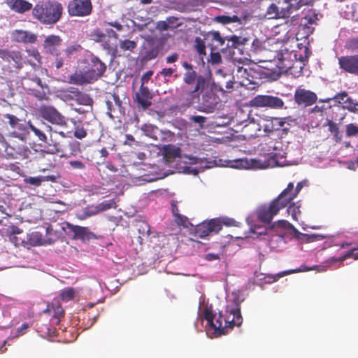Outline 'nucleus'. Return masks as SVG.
<instances>
[{"label":"nucleus","instance_id":"f257e3e1","mask_svg":"<svg viewBox=\"0 0 358 358\" xmlns=\"http://www.w3.org/2000/svg\"><path fill=\"white\" fill-rule=\"evenodd\" d=\"M63 13L62 4L57 1H40L32 9V17L41 24L52 25L56 24Z\"/></svg>","mask_w":358,"mask_h":358},{"label":"nucleus","instance_id":"f03ea898","mask_svg":"<svg viewBox=\"0 0 358 358\" xmlns=\"http://www.w3.org/2000/svg\"><path fill=\"white\" fill-rule=\"evenodd\" d=\"M182 66L186 70L182 78L184 83L187 85L195 83L193 89L182 90L183 95L186 96L192 103L195 100H199L200 94L203 93L207 80L203 76L198 75L191 64L183 62Z\"/></svg>","mask_w":358,"mask_h":358},{"label":"nucleus","instance_id":"7ed1b4c3","mask_svg":"<svg viewBox=\"0 0 358 358\" xmlns=\"http://www.w3.org/2000/svg\"><path fill=\"white\" fill-rule=\"evenodd\" d=\"M28 136H8L5 142V156L8 159H25L31 153L27 145Z\"/></svg>","mask_w":358,"mask_h":358},{"label":"nucleus","instance_id":"20e7f679","mask_svg":"<svg viewBox=\"0 0 358 358\" xmlns=\"http://www.w3.org/2000/svg\"><path fill=\"white\" fill-rule=\"evenodd\" d=\"M285 194V192H281L268 204H263L257 208L256 214L260 222L264 224H270L280 210L287 207L288 203L283 199Z\"/></svg>","mask_w":358,"mask_h":358},{"label":"nucleus","instance_id":"39448f33","mask_svg":"<svg viewBox=\"0 0 358 358\" xmlns=\"http://www.w3.org/2000/svg\"><path fill=\"white\" fill-rule=\"evenodd\" d=\"M298 10L296 0H278L267 7L265 17L268 20L287 19Z\"/></svg>","mask_w":358,"mask_h":358},{"label":"nucleus","instance_id":"423d86ee","mask_svg":"<svg viewBox=\"0 0 358 358\" xmlns=\"http://www.w3.org/2000/svg\"><path fill=\"white\" fill-rule=\"evenodd\" d=\"M0 59L3 67L10 72H16L24 66L23 54L20 50L0 49Z\"/></svg>","mask_w":358,"mask_h":358},{"label":"nucleus","instance_id":"0eeeda50","mask_svg":"<svg viewBox=\"0 0 358 358\" xmlns=\"http://www.w3.org/2000/svg\"><path fill=\"white\" fill-rule=\"evenodd\" d=\"M221 315H224V311L219 312V315L216 317L212 306H206L203 310L204 319L207 321L208 324L214 329L215 334L218 335L227 334L226 327H224V318H220Z\"/></svg>","mask_w":358,"mask_h":358},{"label":"nucleus","instance_id":"6e6552de","mask_svg":"<svg viewBox=\"0 0 358 358\" xmlns=\"http://www.w3.org/2000/svg\"><path fill=\"white\" fill-rule=\"evenodd\" d=\"M250 105L255 108L282 109L285 103L282 99L273 95H257L250 101Z\"/></svg>","mask_w":358,"mask_h":358},{"label":"nucleus","instance_id":"1a4fd4ad","mask_svg":"<svg viewBox=\"0 0 358 358\" xmlns=\"http://www.w3.org/2000/svg\"><path fill=\"white\" fill-rule=\"evenodd\" d=\"M38 113L43 119L52 124L61 127L66 125V121L64 116L53 106L41 105L38 108Z\"/></svg>","mask_w":358,"mask_h":358},{"label":"nucleus","instance_id":"9d476101","mask_svg":"<svg viewBox=\"0 0 358 358\" xmlns=\"http://www.w3.org/2000/svg\"><path fill=\"white\" fill-rule=\"evenodd\" d=\"M3 120L8 123L12 131L9 133L8 136H28L29 131L27 125L17 117L15 115L10 113L3 115Z\"/></svg>","mask_w":358,"mask_h":358},{"label":"nucleus","instance_id":"9b49d317","mask_svg":"<svg viewBox=\"0 0 358 358\" xmlns=\"http://www.w3.org/2000/svg\"><path fill=\"white\" fill-rule=\"evenodd\" d=\"M220 318H224V326L227 331L235 326L239 327L243 322L240 308L230 307L227 306L224 310V315H221Z\"/></svg>","mask_w":358,"mask_h":358},{"label":"nucleus","instance_id":"f8f14e48","mask_svg":"<svg viewBox=\"0 0 358 358\" xmlns=\"http://www.w3.org/2000/svg\"><path fill=\"white\" fill-rule=\"evenodd\" d=\"M220 227L219 222L211 219L208 222H203L197 224L194 229V234L199 238H206L210 233L217 234L220 231Z\"/></svg>","mask_w":358,"mask_h":358},{"label":"nucleus","instance_id":"ddd939ff","mask_svg":"<svg viewBox=\"0 0 358 358\" xmlns=\"http://www.w3.org/2000/svg\"><path fill=\"white\" fill-rule=\"evenodd\" d=\"M153 96L152 92L147 86H140L138 92L134 96V101L138 107L146 110L152 106Z\"/></svg>","mask_w":358,"mask_h":358},{"label":"nucleus","instance_id":"4468645a","mask_svg":"<svg viewBox=\"0 0 358 358\" xmlns=\"http://www.w3.org/2000/svg\"><path fill=\"white\" fill-rule=\"evenodd\" d=\"M294 98L298 105L306 107L314 104L317 101V96L312 91L299 87L295 90Z\"/></svg>","mask_w":358,"mask_h":358},{"label":"nucleus","instance_id":"2eb2a0df","mask_svg":"<svg viewBox=\"0 0 358 358\" xmlns=\"http://www.w3.org/2000/svg\"><path fill=\"white\" fill-rule=\"evenodd\" d=\"M68 12L71 16L90 15V0H72L68 5Z\"/></svg>","mask_w":358,"mask_h":358},{"label":"nucleus","instance_id":"dca6fc26","mask_svg":"<svg viewBox=\"0 0 358 358\" xmlns=\"http://www.w3.org/2000/svg\"><path fill=\"white\" fill-rule=\"evenodd\" d=\"M338 64L345 72L358 76V54L342 56L338 58Z\"/></svg>","mask_w":358,"mask_h":358},{"label":"nucleus","instance_id":"f3484780","mask_svg":"<svg viewBox=\"0 0 358 358\" xmlns=\"http://www.w3.org/2000/svg\"><path fill=\"white\" fill-rule=\"evenodd\" d=\"M332 99L343 109L353 113L358 111V102H355L345 91L336 94Z\"/></svg>","mask_w":358,"mask_h":358},{"label":"nucleus","instance_id":"a211bd4d","mask_svg":"<svg viewBox=\"0 0 358 358\" xmlns=\"http://www.w3.org/2000/svg\"><path fill=\"white\" fill-rule=\"evenodd\" d=\"M11 40L20 43H34L37 41V36L29 31L22 29L13 30L10 34Z\"/></svg>","mask_w":358,"mask_h":358},{"label":"nucleus","instance_id":"6ab92c4d","mask_svg":"<svg viewBox=\"0 0 358 358\" xmlns=\"http://www.w3.org/2000/svg\"><path fill=\"white\" fill-rule=\"evenodd\" d=\"M285 117H266L263 119L262 127L264 131L266 133H271L274 131L280 130L286 123Z\"/></svg>","mask_w":358,"mask_h":358},{"label":"nucleus","instance_id":"aec40b11","mask_svg":"<svg viewBox=\"0 0 358 358\" xmlns=\"http://www.w3.org/2000/svg\"><path fill=\"white\" fill-rule=\"evenodd\" d=\"M204 39L208 42V45L210 48L211 50L223 47L227 41L226 37L223 38L217 31L208 32L204 35Z\"/></svg>","mask_w":358,"mask_h":358},{"label":"nucleus","instance_id":"412c9836","mask_svg":"<svg viewBox=\"0 0 358 358\" xmlns=\"http://www.w3.org/2000/svg\"><path fill=\"white\" fill-rule=\"evenodd\" d=\"M57 165V159L49 152H45L39 159V172H45L54 169Z\"/></svg>","mask_w":358,"mask_h":358},{"label":"nucleus","instance_id":"4be33fe9","mask_svg":"<svg viewBox=\"0 0 358 358\" xmlns=\"http://www.w3.org/2000/svg\"><path fill=\"white\" fill-rule=\"evenodd\" d=\"M7 3L11 10L20 14L32 10L34 8L32 3L26 0H8Z\"/></svg>","mask_w":358,"mask_h":358},{"label":"nucleus","instance_id":"5701e85b","mask_svg":"<svg viewBox=\"0 0 358 358\" xmlns=\"http://www.w3.org/2000/svg\"><path fill=\"white\" fill-rule=\"evenodd\" d=\"M106 66L99 59L91 58V80H96L105 72Z\"/></svg>","mask_w":358,"mask_h":358},{"label":"nucleus","instance_id":"b1692460","mask_svg":"<svg viewBox=\"0 0 358 358\" xmlns=\"http://www.w3.org/2000/svg\"><path fill=\"white\" fill-rule=\"evenodd\" d=\"M303 187V182H299L296 184V187H294L293 182H289L287 187L282 192H285L284 199L289 204L294 200Z\"/></svg>","mask_w":358,"mask_h":358},{"label":"nucleus","instance_id":"393cba45","mask_svg":"<svg viewBox=\"0 0 358 358\" xmlns=\"http://www.w3.org/2000/svg\"><path fill=\"white\" fill-rule=\"evenodd\" d=\"M59 178V173L58 172H55V174L48 175L46 176H40L36 177H29L27 179H26V182L35 187H39L44 181H50L52 182H55Z\"/></svg>","mask_w":358,"mask_h":358},{"label":"nucleus","instance_id":"a878e982","mask_svg":"<svg viewBox=\"0 0 358 358\" xmlns=\"http://www.w3.org/2000/svg\"><path fill=\"white\" fill-rule=\"evenodd\" d=\"M62 41L60 36L50 35L44 40L43 47L48 52L53 54L55 48L62 44Z\"/></svg>","mask_w":358,"mask_h":358},{"label":"nucleus","instance_id":"bb28decb","mask_svg":"<svg viewBox=\"0 0 358 358\" xmlns=\"http://www.w3.org/2000/svg\"><path fill=\"white\" fill-rule=\"evenodd\" d=\"M69 83L71 84L82 85L90 83V75L88 72H82L76 71L69 78Z\"/></svg>","mask_w":358,"mask_h":358},{"label":"nucleus","instance_id":"cd10ccee","mask_svg":"<svg viewBox=\"0 0 358 358\" xmlns=\"http://www.w3.org/2000/svg\"><path fill=\"white\" fill-rule=\"evenodd\" d=\"M303 17L302 20H306L304 23L309 24L310 25H317V21L319 20V13L313 8H305L302 11Z\"/></svg>","mask_w":358,"mask_h":358},{"label":"nucleus","instance_id":"c85d7f7f","mask_svg":"<svg viewBox=\"0 0 358 358\" xmlns=\"http://www.w3.org/2000/svg\"><path fill=\"white\" fill-rule=\"evenodd\" d=\"M214 22L220 23L222 24H228L231 23H238V24H243L242 19L236 15L232 16L229 15H217L213 19Z\"/></svg>","mask_w":358,"mask_h":358},{"label":"nucleus","instance_id":"c756f323","mask_svg":"<svg viewBox=\"0 0 358 358\" xmlns=\"http://www.w3.org/2000/svg\"><path fill=\"white\" fill-rule=\"evenodd\" d=\"M180 155V149L172 145H168L164 149V158L167 162H171Z\"/></svg>","mask_w":358,"mask_h":358},{"label":"nucleus","instance_id":"7c9ffc66","mask_svg":"<svg viewBox=\"0 0 358 358\" xmlns=\"http://www.w3.org/2000/svg\"><path fill=\"white\" fill-rule=\"evenodd\" d=\"M67 229L69 230V232L73 233V236L74 238H78L84 240L87 236V228L83 227L77 225H73L69 223L66 224Z\"/></svg>","mask_w":358,"mask_h":358},{"label":"nucleus","instance_id":"2f4dec72","mask_svg":"<svg viewBox=\"0 0 358 358\" xmlns=\"http://www.w3.org/2000/svg\"><path fill=\"white\" fill-rule=\"evenodd\" d=\"M202 103L203 106L213 108L216 104V95L211 90H206L202 94Z\"/></svg>","mask_w":358,"mask_h":358},{"label":"nucleus","instance_id":"473e14b6","mask_svg":"<svg viewBox=\"0 0 358 358\" xmlns=\"http://www.w3.org/2000/svg\"><path fill=\"white\" fill-rule=\"evenodd\" d=\"M324 127H328V131L333 134L334 139L336 143H339L342 140V136L340 134L338 124L331 120H327Z\"/></svg>","mask_w":358,"mask_h":358},{"label":"nucleus","instance_id":"72a5a7b5","mask_svg":"<svg viewBox=\"0 0 358 358\" xmlns=\"http://www.w3.org/2000/svg\"><path fill=\"white\" fill-rule=\"evenodd\" d=\"M116 207L117 205L115 199L106 200L94 206V210H91V215L105 211L110 208H115Z\"/></svg>","mask_w":358,"mask_h":358},{"label":"nucleus","instance_id":"f704fd0d","mask_svg":"<svg viewBox=\"0 0 358 358\" xmlns=\"http://www.w3.org/2000/svg\"><path fill=\"white\" fill-rule=\"evenodd\" d=\"M227 43L226 48H237L240 45H243L247 41L245 38H242L236 35H233L230 37L226 36Z\"/></svg>","mask_w":358,"mask_h":358},{"label":"nucleus","instance_id":"c9c22d12","mask_svg":"<svg viewBox=\"0 0 358 358\" xmlns=\"http://www.w3.org/2000/svg\"><path fill=\"white\" fill-rule=\"evenodd\" d=\"M287 213L292 215V217L294 220H297V217L301 214V205L299 203V202L294 203H289L287 206Z\"/></svg>","mask_w":358,"mask_h":358},{"label":"nucleus","instance_id":"e433bc0d","mask_svg":"<svg viewBox=\"0 0 358 358\" xmlns=\"http://www.w3.org/2000/svg\"><path fill=\"white\" fill-rule=\"evenodd\" d=\"M204 41V38L202 39L200 37H196L194 40V49L198 52V54L201 57L206 55V45Z\"/></svg>","mask_w":358,"mask_h":358},{"label":"nucleus","instance_id":"4c0bfd02","mask_svg":"<svg viewBox=\"0 0 358 358\" xmlns=\"http://www.w3.org/2000/svg\"><path fill=\"white\" fill-rule=\"evenodd\" d=\"M27 127L28 129H30L31 131H33L35 136L38 137L39 141L47 143V136L40 128L35 127L30 121L28 122Z\"/></svg>","mask_w":358,"mask_h":358},{"label":"nucleus","instance_id":"58836bf2","mask_svg":"<svg viewBox=\"0 0 358 358\" xmlns=\"http://www.w3.org/2000/svg\"><path fill=\"white\" fill-rule=\"evenodd\" d=\"M6 235L10 236V240L15 243L18 244L17 238L15 236L16 234L22 233V230L15 225L9 226L6 229Z\"/></svg>","mask_w":358,"mask_h":358},{"label":"nucleus","instance_id":"ea45409f","mask_svg":"<svg viewBox=\"0 0 358 358\" xmlns=\"http://www.w3.org/2000/svg\"><path fill=\"white\" fill-rule=\"evenodd\" d=\"M59 296L62 301L68 302L74 298L75 290L72 287L64 289L61 292Z\"/></svg>","mask_w":358,"mask_h":358},{"label":"nucleus","instance_id":"a19ab883","mask_svg":"<svg viewBox=\"0 0 358 358\" xmlns=\"http://www.w3.org/2000/svg\"><path fill=\"white\" fill-rule=\"evenodd\" d=\"M49 147L47 152H49L52 155L59 153L63 151L62 146L59 143H57L53 141L52 139H50V142L46 143Z\"/></svg>","mask_w":358,"mask_h":358},{"label":"nucleus","instance_id":"79ce46f5","mask_svg":"<svg viewBox=\"0 0 358 358\" xmlns=\"http://www.w3.org/2000/svg\"><path fill=\"white\" fill-rule=\"evenodd\" d=\"M70 92H72L76 97L78 102L80 104L83 105H89L90 104V96L87 95L83 94L80 92L78 90H71Z\"/></svg>","mask_w":358,"mask_h":358},{"label":"nucleus","instance_id":"37998d69","mask_svg":"<svg viewBox=\"0 0 358 358\" xmlns=\"http://www.w3.org/2000/svg\"><path fill=\"white\" fill-rule=\"evenodd\" d=\"M215 220H217L220 224V230L222 229L223 225H225L227 227H237V222L232 219L229 217H219V218H215Z\"/></svg>","mask_w":358,"mask_h":358},{"label":"nucleus","instance_id":"c03bdc74","mask_svg":"<svg viewBox=\"0 0 358 358\" xmlns=\"http://www.w3.org/2000/svg\"><path fill=\"white\" fill-rule=\"evenodd\" d=\"M136 43L134 41L124 40L120 42V48L124 51H133L136 48Z\"/></svg>","mask_w":358,"mask_h":358},{"label":"nucleus","instance_id":"a18cd8bd","mask_svg":"<svg viewBox=\"0 0 358 358\" xmlns=\"http://www.w3.org/2000/svg\"><path fill=\"white\" fill-rule=\"evenodd\" d=\"M345 135L348 137L358 136V125L354 123L345 126Z\"/></svg>","mask_w":358,"mask_h":358},{"label":"nucleus","instance_id":"49530a36","mask_svg":"<svg viewBox=\"0 0 358 358\" xmlns=\"http://www.w3.org/2000/svg\"><path fill=\"white\" fill-rule=\"evenodd\" d=\"M174 221L178 225L182 226L185 228L188 227L189 224H190L187 217L180 213H177V215L174 217Z\"/></svg>","mask_w":358,"mask_h":358},{"label":"nucleus","instance_id":"de8ad7c7","mask_svg":"<svg viewBox=\"0 0 358 358\" xmlns=\"http://www.w3.org/2000/svg\"><path fill=\"white\" fill-rule=\"evenodd\" d=\"M138 231L143 236H149L150 234V227L147 222H141L138 224Z\"/></svg>","mask_w":358,"mask_h":358},{"label":"nucleus","instance_id":"09e8293b","mask_svg":"<svg viewBox=\"0 0 358 358\" xmlns=\"http://www.w3.org/2000/svg\"><path fill=\"white\" fill-rule=\"evenodd\" d=\"M300 27L303 31V37L308 38L309 36L313 34L315 31V27L307 23H303L300 25Z\"/></svg>","mask_w":358,"mask_h":358},{"label":"nucleus","instance_id":"8fccbe9b","mask_svg":"<svg viewBox=\"0 0 358 358\" xmlns=\"http://www.w3.org/2000/svg\"><path fill=\"white\" fill-rule=\"evenodd\" d=\"M141 129L148 136L154 138L153 134L157 130V127L152 124H145L142 126Z\"/></svg>","mask_w":358,"mask_h":358},{"label":"nucleus","instance_id":"3c124183","mask_svg":"<svg viewBox=\"0 0 358 358\" xmlns=\"http://www.w3.org/2000/svg\"><path fill=\"white\" fill-rule=\"evenodd\" d=\"M290 227H293V226L291 224H289L287 221L284 220H278V221L274 222L272 225L273 229H276V228L287 229V228H290Z\"/></svg>","mask_w":358,"mask_h":358},{"label":"nucleus","instance_id":"603ef678","mask_svg":"<svg viewBox=\"0 0 358 358\" xmlns=\"http://www.w3.org/2000/svg\"><path fill=\"white\" fill-rule=\"evenodd\" d=\"M189 120L194 123L198 124L201 127H203L206 122V117L201 115H191L189 117Z\"/></svg>","mask_w":358,"mask_h":358},{"label":"nucleus","instance_id":"864d4df0","mask_svg":"<svg viewBox=\"0 0 358 358\" xmlns=\"http://www.w3.org/2000/svg\"><path fill=\"white\" fill-rule=\"evenodd\" d=\"M82 49L80 45L79 44H75L71 46H69L65 50V54L68 57H70L71 55H73L74 52H78Z\"/></svg>","mask_w":358,"mask_h":358},{"label":"nucleus","instance_id":"5fc2aeb1","mask_svg":"<svg viewBox=\"0 0 358 358\" xmlns=\"http://www.w3.org/2000/svg\"><path fill=\"white\" fill-rule=\"evenodd\" d=\"M210 56V62L212 64H218L222 62V57L218 52H215L212 50Z\"/></svg>","mask_w":358,"mask_h":358},{"label":"nucleus","instance_id":"6e6d98bb","mask_svg":"<svg viewBox=\"0 0 358 358\" xmlns=\"http://www.w3.org/2000/svg\"><path fill=\"white\" fill-rule=\"evenodd\" d=\"M33 95L36 97L38 100H44L47 99L46 93L44 91V88H41V90H31Z\"/></svg>","mask_w":358,"mask_h":358},{"label":"nucleus","instance_id":"4d7b16f0","mask_svg":"<svg viewBox=\"0 0 358 358\" xmlns=\"http://www.w3.org/2000/svg\"><path fill=\"white\" fill-rule=\"evenodd\" d=\"M153 75V71L150 70L146 71L145 73L143 74L141 77V86H146L145 85L149 82V80L151 79V77Z\"/></svg>","mask_w":358,"mask_h":358},{"label":"nucleus","instance_id":"13d9d810","mask_svg":"<svg viewBox=\"0 0 358 358\" xmlns=\"http://www.w3.org/2000/svg\"><path fill=\"white\" fill-rule=\"evenodd\" d=\"M310 268H308L305 266H302L301 268H297L296 270L286 271L281 274H278L277 279H278L279 278L282 277L284 275L291 274V273H297V272L307 271H310Z\"/></svg>","mask_w":358,"mask_h":358},{"label":"nucleus","instance_id":"bf43d9fd","mask_svg":"<svg viewBox=\"0 0 358 358\" xmlns=\"http://www.w3.org/2000/svg\"><path fill=\"white\" fill-rule=\"evenodd\" d=\"M176 71V69L173 68H164L159 71V75L164 78H169L172 76L173 73Z\"/></svg>","mask_w":358,"mask_h":358},{"label":"nucleus","instance_id":"052dcab7","mask_svg":"<svg viewBox=\"0 0 358 358\" xmlns=\"http://www.w3.org/2000/svg\"><path fill=\"white\" fill-rule=\"evenodd\" d=\"M170 28L166 21H158L156 24V29L160 31H166Z\"/></svg>","mask_w":358,"mask_h":358},{"label":"nucleus","instance_id":"680f3d73","mask_svg":"<svg viewBox=\"0 0 358 358\" xmlns=\"http://www.w3.org/2000/svg\"><path fill=\"white\" fill-rule=\"evenodd\" d=\"M348 48L352 52H358V38L351 39L348 43Z\"/></svg>","mask_w":358,"mask_h":358},{"label":"nucleus","instance_id":"e2e57ef3","mask_svg":"<svg viewBox=\"0 0 358 358\" xmlns=\"http://www.w3.org/2000/svg\"><path fill=\"white\" fill-rule=\"evenodd\" d=\"M94 38L93 40L96 42H101L106 38V34L99 31H94V33L93 34Z\"/></svg>","mask_w":358,"mask_h":358},{"label":"nucleus","instance_id":"0e129e2a","mask_svg":"<svg viewBox=\"0 0 358 358\" xmlns=\"http://www.w3.org/2000/svg\"><path fill=\"white\" fill-rule=\"evenodd\" d=\"M69 164L73 169H83L85 168V165L83 162L78 160L70 161Z\"/></svg>","mask_w":358,"mask_h":358},{"label":"nucleus","instance_id":"69168bd1","mask_svg":"<svg viewBox=\"0 0 358 358\" xmlns=\"http://www.w3.org/2000/svg\"><path fill=\"white\" fill-rule=\"evenodd\" d=\"M111 99H112L110 98V96H107L106 99V104L107 106V109H108L107 113L108 114V115L110 117H112L111 112L114 109L113 105V101Z\"/></svg>","mask_w":358,"mask_h":358},{"label":"nucleus","instance_id":"338daca9","mask_svg":"<svg viewBox=\"0 0 358 358\" xmlns=\"http://www.w3.org/2000/svg\"><path fill=\"white\" fill-rule=\"evenodd\" d=\"M178 58H179V55L176 52H174V53L171 54V55H169L168 57H166V62L167 64L175 63L176 62L178 61Z\"/></svg>","mask_w":358,"mask_h":358},{"label":"nucleus","instance_id":"774afa93","mask_svg":"<svg viewBox=\"0 0 358 358\" xmlns=\"http://www.w3.org/2000/svg\"><path fill=\"white\" fill-rule=\"evenodd\" d=\"M314 2V0H296V3L297 6L299 7V10L303 6H309L312 5Z\"/></svg>","mask_w":358,"mask_h":358}]
</instances>
